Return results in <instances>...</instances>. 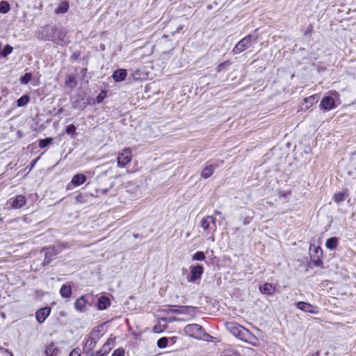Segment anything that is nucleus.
Listing matches in <instances>:
<instances>
[{
    "mask_svg": "<svg viewBox=\"0 0 356 356\" xmlns=\"http://www.w3.org/2000/svg\"><path fill=\"white\" fill-rule=\"evenodd\" d=\"M132 159L131 151L129 148L123 149L118 156V166L120 168L124 167L131 162Z\"/></svg>",
    "mask_w": 356,
    "mask_h": 356,
    "instance_id": "423d86ee",
    "label": "nucleus"
},
{
    "mask_svg": "<svg viewBox=\"0 0 356 356\" xmlns=\"http://www.w3.org/2000/svg\"><path fill=\"white\" fill-rule=\"evenodd\" d=\"M111 305V300L108 297L102 296L98 299L97 308L99 310L107 309Z\"/></svg>",
    "mask_w": 356,
    "mask_h": 356,
    "instance_id": "6ab92c4d",
    "label": "nucleus"
},
{
    "mask_svg": "<svg viewBox=\"0 0 356 356\" xmlns=\"http://www.w3.org/2000/svg\"><path fill=\"white\" fill-rule=\"evenodd\" d=\"M87 300L83 296H81L74 302V307L76 310L83 312L85 310Z\"/></svg>",
    "mask_w": 356,
    "mask_h": 356,
    "instance_id": "aec40b11",
    "label": "nucleus"
},
{
    "mask_svg": "<svg viewBox=\"0 0 356 356\" xmlns=\"http://www.w3.org/2000/svg\"><path fill=\"white\" fill-rule=\"evenodd\" d=\"M86 181V177L84 175L76 174L72 177L71 183L75 186H79L83 184Z\"/></svg>",
    "mask_w": 356,
    "mask_h": 356,
    "instance_id": "412c9836",
    "label": "nucleus"
},
{
    "mask_svg": "<svg viewBox=\"0 0 356 356\" xmlns=\"http://www.w3.org/2000/svg\"><path fill=\"white\" fill-rule=\"evenodd\" d=\"M53 142L52 138H46L44 139H41L38 142V146L40 148H44L48 145H51Z\"/></svg>",
    "mask_w": 356,
    "mask_h": 356,
    "instance_id": "393cba45",
    "label": "nucleus"
},
{
    "mask_svg": "<svg viewBox=\"0 0 356 356\" xmlns=\"http://www.w3.org/2000/svg\"><path fill=\"white\" fill-rule=\"evenodd\" d=\"M60 293L63 298H70L72 294L71 285L63 284L60 289Z\"/></svg>",
    "mask_w": 356,
    "mask_h": 356,
    "instance_id": "5701e85b",
    "label": "nucleus"
},
{
    "mask_svg": "<svg viewBox=\"0 0 356 356\" xmlns=\"http://www.w3.org/2000/svg\"><path fill=\"white\" fill-rule=\"evenodd\" d=\"M74 81V79L73 77L69 76L68 79L66 80L65 83L67 86H70L71 83H73Z\"/></svg>",
    "mask_w": 356,
    "mask_h": 356,
    "instance_id": "ea45409f",
    "label": "nucleus"
},
{
    "mask_svg": "<svg viewBox=\"0 0 356 356\" xmlns=\"http://www.w3.org/2000/svg\"><path fill=\"white\" fill-rule=\"evenodd\" d=\"M184 331L187 335L197 338L202 334V327L198 324H189L184 327Z\"/></svg>",
    "mask_w": 356,
    "mask_h": 356,
    "instance_id": "1a4fd4ad",
    "label": "nucleus"
},
{
    "mask_svg": "<svg viewBox=\"0 0 356 356\" xmlns=\"http://www.w3.org/2000/svg\"><path fill=\"white\" fill-rule=\"evenodd\" d=\"M228 62H225V63H220L218 66H217V68H216V70L217 72H220L223 67V66L226 64H227Z\"/></svg>",
    "mask_w": 356,
    "mask_h": 356,
    "instance_id": "4c0bfd02",
    "label": "nucleus"
},
{
    "mask_svg": "<svg viewBox=\"0 0 356 356\" xmlns=\"http://www.w3.org/2000/svg\"><path fill=\"white\" fill-rule=\"evenodd\" d=\"M32 74L31 73H26L22 78H21V83L22 84H27L31 79Z\"/></svg>",
    "mask_w": 356,
    "mask_h": 356,
    "instance_id": "2f4dec72",
    "label": "nucleus"
},
{
    "mask_svg": "<svg viewBox=\"0 0 356 356\" xmlns=\"http://www.w3.org/2000/svg\"><path fill=\"white\" fill-rule=\"evenodd\" d=\"M168 338L162 337L157 341V346L160 348H164L168 346Z\"/></svg>",
    "mask_w": 356,
    "mask_h": 356,
    "instance_id": "c756f323",
    "label": "nucleus"
},
{
    "mask_svg": "<svg viewBox=\"0 0 356 356\" xmlns=\"http://www.w3.org/2000/svg\"><path fill=\"white\" fill-rule=\"evenodd\" d=\"M188 309V307H181L179 309L177 310L176 312L179 314H185Z\"/></svg>",
    "mask_w": 356,
    "mask_h": 356,
    "instance_id": "e433bc0d",
    "label": "nucleus"
},
{
    "mask_svg": "<svg viewBox=\"0 0 356 356\" xmlns=\"http://www.w3.org/2000/svg\"><path fill=\"white\" fill-rule=\"evenodd\" d=\"M51 312L50 307H43L39 309L35 314V318L39 323H42L49 316Z\"/></svg>",
    "mask_w": 356,
    "mask_h": 356,
    "instance_id": "ddd939ff",
    "label": "nucleus"
},
{
    "mask_svg": "<svg viewBox=\"0 0 356 356\" xmlns=\"http://www.w3.org/2000/svg\"><path fill=\"white\" fill-rule=\"evenodd\" d=\"M45 34L44 40H51L57 44L64 46L69 42L67 31L64 29H58L56 26H47L43 29Z\"/></svg>",
    "mask_w": 356,
    "mask_h": 356,
    "instance_id": "f257e3e1",
    "label": "nucleus"
},
{
    "mask_svg": "<svg viewBox=\"0 0 356 356\" xmlns=\"http://www.w3.org/2000/svg\"><path fill=\"white\" fill-rule=\"evenodd\" d=\"M76 127L74 124H70L65 128V132L67 134H73L76 131Z\"/></svg>",
    "mask_w": 356,
    "mask_h": 356,
    "instance_id": "72a5a7b5",
    "label": "nucleus"
},
{
    "mask_svg": "<svg viewBox=\"0 0 356 356\" xmlns=\"http://www.w3.org/2000/svg\"><path fill=\"white\" fill-rule=\"evenodd\" d=\"M200 227L207 232V235L211 234L209 239L214 241V233L216 231V218L213 216H207L200 221Z\"/></svg>",
    "mask_w": 356,
    "mask_h": 356,
    "instance_id": "20e7f679",
    "label": "nucleus"
},
{
    "mask_svg": "<svg viewBox=\"0 0 356 356\" xmlns=\"http://www.w3.org/2000/svg\"><path fill=\"white\" fill-rule=\"evenodd\" d=\"M296 307L306 313H309L312 314H317L318 313V309L316 306H314L309 303L305 302H298L296 303Z\"/></svg>",
    "mask_w": 356,
    "mask_h": 356,
    "instance_id": "9b49d317",
    "label": "nucleus"
},
{
    "mask_svg": "<svg viewBox=\"0 0 356 356\" xmlns=\"http://www.w3.org/2000/svg\"><path fill=\"white\" fill-rule=\"evenodd\" d=\"M127 75V73L126 70L119 69L113 72L112 77L115 80V81L120 82L124 81Z\"/></svg>",
    "mask_w": 356,
    "mask_h": 356,
    "instance_id": "f3484780",
    "label": "nucleus"
},
{
    "mask_svg": "<svg viewBox=\"0 0 356 356\" xmlns=\"http://www.w3.org/2000/svg\"><path fill=\"white\" fill-rule=\"evenodd\" d=\"M220 219L225 220V218L224 217H220Z\"/></svg>",
    "mask_w": 356,
    "mask_h": 356,
    "instance_id": "09e8293b",
    "label": "nucleus"
},
{
    "mask_svg": "<svg viewBox=\"0 0 356 356\" xmlns=\"http://www.w3.org/2000/svg\"><path fill=\"white\" fill-rule=\"evenodd\" d=\"M26 202L25 196L22 195H17L14 198H10L7 203L8 208L11 209H19L22 207Z\"/></svg>",
    "mask_w": 356,
    "mask_h": 356,
    "instance_id": "9d476101",
    "label": "nucleus"
},
{
    "mask_svg": "<svg viewBox=\"0 0 356 356\" xmlns=\"http://www.w3.org/2000/svg\"><path fill=\"white\" fill-rule=\"evenodd\" d=\"M205 258V254L202 251H198L195 252L192 257V259L193 261H204Z\"/></svg>",
    "mask_w": 356,
    "mask_h": 356,
    "instance_id": "cd10ccee",
    "label": "nucleus"
},
{
    "mask_svg": "<svg viewBox=\"0 0 356 356\" xmlns=\"http://www.w3.org/2000/svg\"><path fill=\"white\" fill-rule=\"evenodd\" d=\"M348 196V193L347 190H343V191H340L337 193L333 196V200L337 203H341L343 202Z\"/></svg>",
    "mask_w": 356,
    "mask_h": 356,
    "instance_id": "4be33fe9",
    "label": "nucleus"
},
{
    "mask_svg": "<svg viewBox=\"0 0 356 356\" xmlns=\"http://www.w3.org/2000/svg\"><path fill=\"white\" fill-rule=\"evenodd\" d=\"M225 326L229 332L242 341L250 343L252 339H254V336L248 330L235 322H227Z\"/></svg>",
    "mask_w": 356,
    "mask_h": 356,
    "instance_id": "f03ea898",
    "label": "nucleus"
},
{
    "mask_svg": "<svg viewBox=\"0 0 356 356\" xmlns=\"http://www.w3.org/2000/svg\"><path fill=\"white\" fill-rule=\"evenodd\" d=\"M217 167L218 165L207 163L201 172L202 177L204 179L210 177Z\"/></svg>",
    "mask_w": 356,
    "mask_h": 356,
    "instance_id": "2eb2a0df",
    "label": "nucleus"
},
{
    "mask_svg": "<svg viewBox=\"0 0 356 356\" xmlns=\"http://www.w3.org/2000/svg\"><path fill=\"white\" fill-rule=\"evenodd\" d=\"M13 49V47L10 45L6 44L4 47L3 51L1 52V54L2 56L6 57V56H7L8 55H9L10 54L12 53Z\"/></svg>",
    "mask_w": 356,
    "mask_h": 356,
    "instance_id": "7c9ffc66",
    "label": "nucleus"
},
{
    "mask_svg": "<svg viewBox=\"0 0 356 356\" xmlns=\"http://www.w3.org/2000/svg\"><path fill=\"white\" fill-rule=\"evenodd\" d=\"M100 191L102 194H106L108 191V189H102Z\"/></svg>",
    "mask_w": 356,
    "mask_h": 356,
    "instance_id": "a18cd8bd",
    "label": "nucleus"
},
{
    "mask_svg": "<svg viewBox=\"0 0 356 356\" xmlns=\"http://www.w3.org/2000/svg\"><path fill=\"white\" fill-rule=\"evenodd\" d=\"M260 291L265 295H273L275 291V286L270 283H265L259 287Z\"/></svg>",
    "mask_w": 356,
    "mask_h": 356,
    "instance_id": "a211bd4d",
    "label": "nucleus"
},
{
    "mask_svg": "<svg viewBox=\"0 0 356 356\" xmlns=\"http://www.w3.org/2000/svg\"><path fill=\"white\" fill-rule=\"evenodd\" d=\"M154 330L155 332H158V331L156 330V327H154Z\"/></svg>",
    "mask_w": 356,
    "mask_h": 356,
    "instance_id": "de8ad7c7",
    "label": "nucleus"
},
{
    "mask_svg": "<svg viewBox=\"0 0 356 356\" xmlns=\"http://www.w3.org/2000/svg\"><path fill=\"white\" fill-rule=\"evenodd\" d=\"M215 213L217 215H221V212L219 211H215Z\"/></svg>",
    "mask_w": 356,
    "mask_h": 356,
    "instance_id": "49530a36",
    "label": "nucleus"
},
{
    "mask_svg": "<svg viewBox=\"0 0 356 356\" xmlns=\"http://www.w3.org/2000/svg\"><path fill=\"white\" fill-rule=\"evenodd\" d=\"M60 352L58 347L54 342L46 346L44 353L46 356H56Z\"/></svg>",
    "mask_w": 356,
    "mask_h": 356,
    "instance_id": "dca6fc26",
    "label": "nucleus"
},
{
    "mask_svg": "<svg viewBox=\"0 0 356 356\" xmlns=\"http://www.w3.org/2000/svg\"><path fill=\"white\" fill-rule=\"evenodd\" d=\"M225 356H241L240 354L236 351L234 350H229L227 351Z\"/></svg>",
    "mask_w": 356,
    "mask_h": 356,
    "instance_id": "f704fd0d",
    "label": "nucleus"
},
{
    "mask_svg": "<svg viewBox=\"0 0 356 356\" xmlns=\"http://www.w3.org/2000/svg\"><path fill=\"white\" fill-rule=\"evenodd\" d=\"M29 101V97L27 95H24L17 99V106H24L28 104Z\"/></svg>",
    "mask_w": 356,
    "mask_h": 356,
    "instance_id": "c85d7f7f",
    "label": "nucleus"
},
{
    "mask_svg": "<svg viewBox=\"0 0 356 356\" xmlns=\"http://www.w3.org/2000/svg\"><path fill=\"white\" fill-rule=\"evenodd\" d=\"M69 356H81L79 351L76 350V349L73 350Z\"/></svg>",
    "mask_w": 356,
    "mask_h": 356,
    "instance_id": "58836bf2",
    "label": "nucleus"
},
{
    "mask_svg": "<svg viewBox=\"0 0 356 356\" xmlns=\"http://www.w3.org/2000/svg\"><path fill=\"white\" fill-rule=\"evenodd\" d=\"M10 9V4L5 1L0 2V13L3 14L7 13Z\"/></svg>",
    "mask_w": 356,
    "mask_h": 356,
    "instance_id": "bb28decb",
    "label": "nucleus"
},
{
    "mask_svg": "<svg viewBox=\"0 0 356 356\" xmlns=\"http://www.w3.org/2000/svg\"><path fill=\"white\" fill-rule=\"evenodd\" d=\"M254 216V211L250 209H245L240 214V220L243 221V225H248Z\"/></svg>",
    "mask_w": 356,
    "mask_h": 356,
    "instance_id": "f8f14e48",
    "label": "nucleus"
},
{
    "mask_svg": "<svg viewBox=\"0 0 356 356\" xmlns=\"http://www.w3.org/2000/svg\"><path fill=\"white\" fill-rule=\"evenodd\" d=\"M313 264H314V266H321L323 265V261L319 258V256H318V259L314 260L313 261Z\"/></svg>",
    "mask_w": 356,
    "mask_h": 356,
    "instance_id": "c9c22d12",
    "label": "nucleus"
},
{
    "mask_svg": "<svg viewBox=\"0 0 356 356\" xmlns=\"http://www.w3.org/2000/svg\"><path fill=\"white\" fill-rule=\"evenodd\" d=\"M38 159H39V157H38V158H37L36 159H35L34 161H33L31 162V168H33V165L35 164V163L37 162V161H38Z\"/></svg>",
    "mask_w": 356,
    "mask_h": 356,
    "instance_id": "37998d69",
    "label": "nucleus"
},
{
    "mask_svg": "<svg viewBox=\"0 0 356 356\" xmlns=\"http://www.w3.org/2000/svg\"><path fill=\"white\" fill-rule=\"evenodd\" d=\"M103 98L99 95L97 97V102L99 103L102 101Z\"/></svg>",
    "mask_w": 356,
    "mask_h": 356,
    "instance_id": "c03bdc74",
    "label": "nucleus"
},
{
    "mask_svg": "<svg viewBox=\"0 0 356 356\" xmlns=\"http://www.w3.org/2000/svg\"><path fill=\"white\" fill-rule=\"evenodd\" d=\"M310 99H312V100L314 101V100H315V97H314V96H311V97H309V98H306L305 100L306 102H307V101H309V100H310Z\"/></svg>",
    "mask_w": 356,
    "mask_h": 356,
    "instance_id": "79ce46f5",
    "label": "nucleus"
},
{
    "mask_svg": "<svg viewBox=\"0 0 356 356\" xmlns=\"http://www.w3.org/2000/svg\"><path fill=\"white\" fill-rule=\"evenodd\" d=\"M98 341L97 333L92 332L90 336L88 337L86 341L83 346V351L88 355L90 356L91 353H94L92 350L95 347Z\"/></svg>",
    "mask_w": 356,
    "mask_h": 356,
    "instance_id": "39448f33",
    "label": "nucleus"
},
{
    "mask_svg": "<svg viewBox=\"0 0 356 356\" xmlns=\"http://www.w3.org/2000/svg\"><path fill=\"white\" fill-rule=\"evenodd\" d=\"M114 343V339H108L99 350L91 353L90 356H106L113 348Z\"/></svg>",
    "mask_w": 356,
    "mask_h": 356,
    "instance_id": "6e6552de",
    "label": "nucleus"
},
{
    "mask_svg": "<svg viewBox=\"0 0 356 356\" xmlns=\"http://www.w3.org/2000/svg\"><path fill=\"white\" fill-rule=\"evenodd\" d=\"M315 252H316V254H318V253H320V255H322V254H323L322 250H321L319 247H318V248H316L315 249Z\"/></svg>",
    "mask_w": 356,
    "mask_h": 356,
    "instance_id": "a19ab883",
    "label": "nucleus"
},
{
    "mask_svg": "<svg viewBox=\"0 0 356 356\" xmlns=\"http://www.w3.org/2000/svg\"><path fill=\"white\" fill-rule=\"evenodd\" d=\"M69 8V5L67 2H63L58 8L56 9V13L58 14H63L65 13Z\"/></svg>",
    "mask_w": 356,
    "mask_h": 356,
    "instance_id": "a878e982",
    "label": "nucleus"
},
{
    "mask_svg": "<svg viewBox=\"0 0 356 356\" xmlns=\"http://www.w3.org/2000/svg\"><path fill=\"white\" fill-rule=\"evenodd\" d=\"M258 40L257 34H249L241 40L233 48L232 53L238 54L248 49L253 44L256 43Z\"/></svg>",
    "mask_w": 356,
    "mask_h": 356,
    "instance_id": "7ed1b4c3",
    "label": "nucleus"
},
{
    "mask_svg": "<svg viewBox=\"0 0 356 356\" xmlns=\"http://www.w3.org/2000/svg\"><path fill=\"white\" fill-rule=\"evenodd\" d=\"M125 350L123 348L115 350L111 356H124Z\"/></svg>",
    "mask_w": 356,
    "mask_h": 356,
    "instance_id": "473e14b6",
    "label": "nucleus"
},
{
    "mask_svg": "<svg viewBox=\"0 0 356 356\" xmlns=\"http://www.w3.org/2000/svg\"><path fill=\"white\" fill-rule=\"evenodd\" d=\"M338 245V239L336 237H332L326 241L325 246L330 250H334Z\"/></svg>",
    "mask_w": 356,
    "mask_h": 356,
    "instance_id": "b1692460",
    "label": "nucleus"
},
{
    "mask_svg": "<svg viewBox=\"0 0 356 356\" xmlns=\"http://www.w3.org/2000/svg\"><path fill=\"white\" fill-rule=\"evenodd\" d=\"M190 270L191 274L187 277V280L189 282H195L196 280L201 278L204 273V268L202 265L197 264L196 266H191Z\"/></svg>",
    "mask_w": 356,
    "mask_h": 356,
    "instance_id": "0eeeda50",
    "label": "nucleus"
},
{
    "mask_svg": "<svg viewBox=\"0 0 356 356\" xmlns=\"http://www.w3.org/2000/svg\"><path fill=\"white\" fill-rule=\"evenodd\" d=\"M320 106L324 110H331L334 108V99L332 97H323L320 103Z\"/></svg>",
    "mask_w": 356,
    "mask_h": 356,
    "instance_id": "4468645a",
    "label": "nucleus"
}]
</instances>
